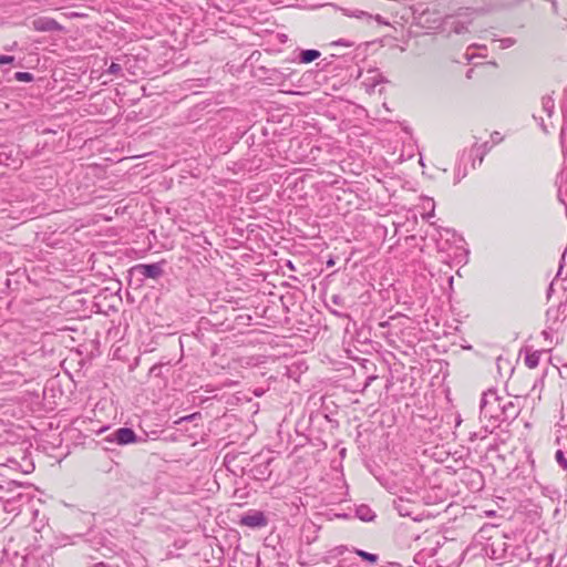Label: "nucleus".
<instances>
[{
    "mask_svg": "<svg viewBox=\"0 0 567 567\" xmlns=\"http://www.w3.org/2000/svg\"><path fill=\"white\" fill-rule=\"evenodd\" d=\"M502 417V396L497 395L495 390L489 389L483 393L480 404L481 422L483 423L486 420L487 423L482 425L481 430L475 433V436H480L481 440L485 439L488 433H493L501 423L505 422Z\"/></svg>",
    "mask_w": 567,
    "mask_h": 567,
    "instance_id": "obj_1",
    "label": "nucleus"
},
{
    "mask_svg": "<svg viewBox=\"0 0 567 567\" xmlns=\"http://www.w3.org/2000/svg\"><path fill=\"white\" fill-rule=\"evenodd\" d=\"M475 14V10L460 9L454 14H447L440 25H443V30L449 31V33L464 34L468 31V25L472 24Z\"/></svg>",
    "mask_w": 567,
    "mask_h": 567,
    "instance_id": "obj_2",
    "label": "nucleus"
},
{
    "mask_svg": "<svg viewBox=\"0 0 567 567\" xmlns=\"http://www.w3.org/2000/svg\"><path fill=\"white\" fill-rule=\"evenodd\" d=\"M52 550L49 548L33 547L25 549V554L16 551V561L20 567H51L53 561Z\"/></svg>",
    "mask_w": 567,
    "mask_h": 567,
    "instance_id": "obj_3",
    "label": "nucleus"
},
{
    "mask_svg": "<svg viewBox=\"0 0 567 567\" xmlns=\"http://www.w3.org/2000/svg\"><path fill=\"white\" fill-rule=\"evenodd\" d=\"M132 275L140 276L143 279H158L163 276V262L138 264L131 269Z\"/></svg>",
    "mask_w": 567,
    "mask_h": 567,
    "instance_id": "obj_4",
    "label": "nucleus"
},
{
    "mask_svg": "<svg viewBox=\"0 0 567 567\" xmlns=\"http://www.w3.org/2000/svg\"><path fill=\"white\" fill-rule=\"evenodd\" d=\"M239 525L250 528H262L268 525V518L260 511H249L240 517Z\"/></svg>",
    "mask_w": 567,
    "mask_h": 567,
    "instance_id": "obj_5",
    "label": "nucleus"
},
{
    "mask_svg": "<svg viewBox=\"0 0 567 567\" xmlns=\"http://www.w3.org/2000/svg\"><path fill=\"white\" fill-rule=\"evenodd\" d=\"M106 440L118 445H127L137 442L138 436L131 427H118Z\"/></svg>",
    "mask_w": 567,
    "mask_h": 567,
    "instance_id": "obj_6",
    "label": "nucleus"
},
{
    "mask_svg": "<svg viewBox=\"0 0 567 567\" xmlns=\"http://www.w3.org/2000/svg\"><path fill=\"white\" fill-rule=\"evenodd\" d=\"M502 408H503V420L505 422L514 421L520 413V408L515 399L503 398L502 396Z\"/></svg>",
    "mask_w": 567,
    "mask_h": 567,
    "instance_id": "obj_7",
    "label": "nucleus"
},
{
    "mask_svg": "<svg viewBox=\"0 0 567 567\" xmlns=\"http://www.w3.org/2000/svg\"><path fill=\"white\" fill-rule=\"evenodd\" d=\"M32 27L39 32L61 31L63 27L54 19L48 17H40L32 21Z\"/></svg>",
    "mask_w": 567,
    "mask_h": 567,
    "instance_id": "obj_8",
    "label": "nucleus"
},
{
    "mask_svg": "<svg viewBox=\"0 0 567 567\" xmlns=\"http://www.w3.org/2000/svg\"><path fill=\"white\" fill-rule=\"evenodd\" d=\"M272 458H267L264 462L256 463L250 468L249 473L254 480L266 481L271 476V470L269 468Z\"/></svg>",
    "mask_w": 567,
    "mask_h": 567,
    "instance_id": "obj_9",
    "label": "nucleus"
},
{
    "mask_svg": "<svg viewBox=\"0 0 567 567\" xmlns=\"http://www.w3.org/2000/svg\"><path fill=\"white\" fill-rule=\"evenodd\" d=\"M355 516L363 522H371L375 514L368 505L362 504L355 508Z\"/></svg>",
    "mask_w": 567,
    "mask_h": 567,
    "instance_id": "obj_10",
    "label": "nucleus"
},
{
    "mask_svg": "<svg viewBox=\"0 0 567 567\" xmlns=\"http://www.w3.org/2000/svg\"><path fill=\"white\" fill-rule=\"evenodd\" d=\"M321 53L318 50L315 49H307L302 50L299 54V62L303 64L311 63L312 61L317 60Z\"/></svg>",
    "mask_w": 567,
    "mask_h": 567,
    "instance_id": "obj_11",
    "label": "nucleus"
},
{
    "mask_svg": "<svg viewBox=\"0 0 567 567\" xmlns=\"http://www.w3.org/2000/svg\"><path fill=\"white\" fill-rule=\"evenodd\" d=\"M491 148L492 147L489 146L488 142H485L482 145L475 144L472 147V153L474 154L475 157H477L478 165H481L483 163L485 155L491 151Z\"/></svg>",
    "mask_w": 567,
    "mask_h": 567,
    "instance_id": "obj_12",
    "label": "nucleus"
},
{
    "mask_svg": "<svg viewBox=\"0 0 567 567\" xmlns=\"http://www.w3.org/2000/svg\"><path fill=\"white\" fill-rule=\"evenodd\" d=\"M542 354H543V351L527 352V354L525 355V364L529 369H535L539 364Z\"/></svg>",
    "mask_w": 567,
    "mask_h": 567,
    "instance_id": "obj_13",
    "label": "nucleus"
},
{
    "mask_svg": "<svg viewBox=\"0 0 567 567\" xmlns=\"http://www.w3.org/2000/svg\"><path fill=\"white\" fill-rule=\"evenodd\" d=\"M346 14L351 18H357L367 21H370L373 18V14L363 10H346Z\"/></svg>",
    "mask_w": 567,
    "mask_h": 567,
    "instance_id": "obj_14",
    "label": "nucleus"
},
{
    "mask_svg": "<svg viewBox=\"0 0 567 567\" xmlns=\"http://www.w3.org/2000/svg\"><path fill=\"white\" fill-rule=\"evenodd\" d=\"M394 507L398 511L400 516H411L412 512L409 509V504L405 503L402 498L398 502H394Z\"/></svg>",
    "mask_w": 567,
    "mask_h": 567,
    "instance_id": "obj_15",
    "label": "nucleus"
},
{
    "mask_svg": "<svg viewBox=\"0 0 567 567\" xmlns=\"http://www.w3.org/2000/svg\"><path fill=\"white\" fill-rule=\"evenodd\" d=\"M542 106L544 112L547 113L548 116H551L555 109V102L550 96H543Z\"/></svg>",
    "mask_w": 567,
    "mask_h": 567,
    "instance_id": "obj_16",
    "label": "nucleus"
},
{
    "mask_svg": "<svg viewBox=\"0 0 567 567\" xmlns=\"http://www.w3.org/2000/svg\"><path fill=\"white\" fill-rule=\"evenodd\" d=\"M355 554L361 557L363 560L368 561L370 565L377 564L379 557L375 554H371L361 549H357Z\"/></svg>",
    "mask_w": 567,
    "mask_h": 567,
    "instance_id": "obj_17",
    "label": "nucleus"
},
{
    "mask_svg": "<svg viewBox=\"0 0 567 567\" xmlns=\"http://www.w3.org/2000/svg\"><path fill=\"white\" fill-rule=\"evenodd\" d=\"M554 561V553H549L545 557L535 558L536 567H549Z\"/></svg>",
    "mask_w": 567,
    "mask_h": 567,
    "instance_id": "obj_18",
    "label": "nucleus"
},
{
    "mask_svg": "<svg viewBox=\"0 0 567 567\" xmlns=\"http://www.w3.org/2000/svg\"><path fill=\"white\" fill-rule=\"evenodd\" d=\"M555 460L557 464L567 472V458L565 456V453L561 450H557L555 453Z\"/></svg>",
    "mask_w": 567,
    "mask_h": 567,
    "instance_id": "obj_19",
    "label": "nucleus"
},
{
    "mask_svg": "<svg viewBox=\"0 0 567 567\" xmlns=\"http://www.w3.org/2000/svg\"><path fill=\"white\" fill-rule=\"evenodd\" d=\"M16 561V553L12 556L6 555L0 561V567H20Z\"/></svg>",
    "mask_w": 567,
    "mask_h": 567,
    "instance_id": "obj_20",
    "label": "nucleus"
},
{
    "mask_svg": "<svg viewBox=\"0 0 567 567\" xmlns=\"http://www.w3.org/2000/svg\"><path fill=\"white\" fill-rule=\"evenodd\" d=\"M14 79L19 82H32L34 76L30 72H17Z\"/></svg>",
    "mask_w": 567,
    "mask_h": 567,
    "instance_id": "obj_21",
    "label": "nucleus"
},
{
    "mask_svg": "<svg viewBox=\"0 0 567 567\" xmlns=\"http://www.w3.org/2000/svg\"><path fill=\"white\" fill-rule=\"evenodd\" d=\"M107 74L120 75L122 73V66L118 63L112 62L106 70Z\"/></svg>",
    "mask_w": 567,
    "mask_h": 567,
    "instance_id": "obj_22",
    "label": "nucleus"
},
{
    "mask_svg": "<svg viewBox=\"0 0 567 567\" xmlns=\"http://www.w3.org/2000/svg\"><path fill=\"white\" fill-rule=\"evenodd\" d=\"M501 42V49H507L515 44V40L513 38H504L499 40Z\"/></svg>",
    "mask_w": 567,
    "mask_h": 567,
    "instance_id": "obj_23",
    "label": "nucleus"
},
{
    "mask_svg": "<svg viewBox=\"0 0 567 567\" xmlns=\"http://www.w3.org/2000/svg\"><path fill=\"white\" fill-rule=\"evenodd\" d=\"M14 62L13 55H0V64H11Z\"/></svg>",
    "mask_w": 567,
    "mask_h": 567,
    "instance_id": "obj_24",
    "label": "nucleus"
},
{
    "mask_svg": "<svg viewBox=\"0 0 567 567\" xmlns=\"http://www.w3.org/2000/svg\"><path fill=\"white\" fill-rule=\"evenodd\" d=\"M14 504H16V499L12 498V499H8L4 504V509L8 511V512H13L16 511V507H14Z\"/></svg>",
    "mask_w": 567,
    "mask_h": 567,
    "instance_id": "obj_25",
    "label": "nucleus"
},
{
    "mask_svg": "<svg viewBox=\"0 0 567 567\" xmlns=\"http://www.w3.org/2000/svg\"><path fill=\"white\" fill-rule=\"evenodd\" d=\"M466 169L464 168L463 171L461 169V167L458 166L457 169H456V182H460L462 178H464L466 176Z\"/></svg>",
    "mask_w": 567,
    "mask_h": 567,
    "instance_id": "obj_26",
    "label": "nucleus"
},
{
    "mask_svg": "<svg viewBox=\"0 0 567 567\" xmlns=\"http://www.w3.org/2000/svg\"><path fill=\"white\" fill-rule=\"evenodd\" d=\"M10 156L6 152H0V164L2 165H9L8 159Z\"/></svg>",
    "mask_w": 567,
    "mask_h": 567,
    "instance_id": "obj_27",
    "label": "nucleus"
},
{
    "mask_svg": "<svg viewBox=\"0 0 567 567\" xmlns=\"http://www.w3.org/2000/svg\"><path fill=\"white\" fill-rule=\"evenodd\" d=\"M375 379H377V377H375V375H369V377L367 378L365 382H364L363 391H364V390H365V389L371 384V382H372L373 380H375Z\"/></svg>",
    "mask_w": 567,
    "mask_h": 567,
    "instance_id": "obj_28",
    "label": "nucleus"
},
{
    "mask_svg": "<svg viewBox=\"0 0 567 567\" xmlns=\"http://www.w3.org/2000/svg\"><path fill=\"white\" fill-rule=\"evenodd\" d=\"M372 20H375L379 24H388V22L380 14L373 16Z\"/></svg>",
    "mask_w": 567,
    "mask_h": 567,
    "instance_id": "obj_29",
    "label": "nucleus"
},
{
    "mask_svg": "<svg viewBox=\"0 0 567 567\" xmlns=\"http://www.w3.org/2000/svg\"><path fill=\"white\" fill-rule=\"evenodd\" d=\"M331 301H332L334 305H337V306H341L342 298H341L340 296H338V295H333V296L331 297Z\"/></svg>",
    "mask_w": 567,
    "mask_h": 567,
    "instance_id": "obj_30",
    "label": "nucleus"
},
{
    "mask_svg": "<svg viewBox=\"0 0 567 567\" xmlns=\"http://www.w3.org/2000/svg\"><path fill=\"white\" fill-rule=\"evenodd\" d=\"M334 44H337V45H339V44H340V45L351 47L353 43L348 42V41H346V40L341 39V40H339V41L334 42Z\"/></svg>",
    "mask_w": 567,
    "mask_h": 567,
    "instance_id": "obj_31",
    "label": "nucleus"
},
{
    "mask_svg": "<svg viewBox=\"0 0 567 567\" xmlns=\"http://www.w3.org/2000/svg\"><path fill=\"white\" fill-rule=\"evenodd\" d=\"M197 413L190 414L188 416H185L183 420L185 421H193L196 417Z\"/></svg>",
    "mask_w": 567,
    "mask_h": 567,
    "instance_id": "obj_32",
    "label": "nucleus"
},
{
    "mask_svg": "<svg viewBox=\"0 0 567 567\" xmlns=\"http://www.w3.org/2000/svg\"><path fill=\"white\" fill-rule=\"evenodd\" d=\"M472 72H473V70H472V69H470V70L467 71L466 76H467L468 79H470V78H472Z\"/></svg>",
    "mask_w": 567,
    "mask_h": 567,
    "instance_id": "obj_33",
    "label": "nucleus"
},
{
    "mask_svg": "<svg viewBox=\"0 0 567 567\" xmlns=\"http://www.w3.org/2000/svg\"><path fill=\"white\" fill-rule=\"evenodd\" d=\"M498 132H495L494 134H492V138L495 140V136H498Z\"/></svg>",
    "mask_w": 567,
    "mask_h": 567,
    "instance_id": "obj_34",
    "label": "nucleus"
},
{
    "mask_svg": "<svg viewBox=\"0 0 567 567\" xmlns=\"http://www.w3.org/2000/svg\"><path fill=\"white\" fill-rule=\"evenodd\" d=\"M332 313H334V315H337V316H341V315L338 312V309L332 310Z\"/></svg>",
    "mask_w": 567,
    "mask_h": 567,
    "instance_id": "obj_35",
    "label": "nucleus"
},
{
    "mask_svg": "<svg viewBox=\"0 0 567 567\" xmlns=\"http://www.w3.org/2000/svg\"><path fill=\"white\" fill-rule=\"evenodd\" d=\"M501 140H502L501 137L495 136V140H494V141H495V142H498V141H501Z\"/></svg>",
    "mask_w": 567,
    "mask_h": 567,
    "instance_id": "obj_36",
    "label": "nucleus"
},
{
    "mask_svg": "<svg viewBox=\"0 0 567 567\" xmlns=\"http://www.w3.org/2000/svg\"><path fill=\"white\" fill-rule=\"evenodd\" d=\"M472 167L475 168L476 167V163H475V159H473V164H472Z\"/></svg>",
    "mask_w": 567,
    "mask_h": 567,
    "instance_id": "obj_37",
    "label": "nucleus"
},
{
    "mask_svg": "<svg viewBox=\"0 0 567 567\" xmlns=\"http://www.w3.org/2000/svg\"><path fill=\"white\" fill-rule=\"evenodd\" d=\"M475 437V433L473 434V436H471V440H474ZM476 439H481L480 436H476Z\"/></svg>",
    "mask_w": 567,
    "mask_h": 567,
    "instance_id": "obj_38",
    "label": "nucleus"
}]
</instances>
